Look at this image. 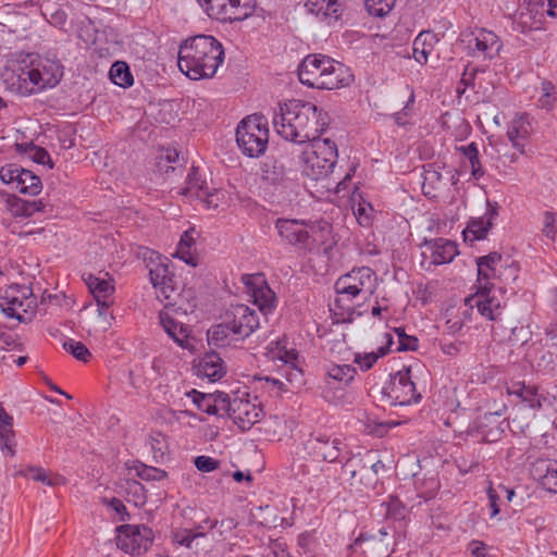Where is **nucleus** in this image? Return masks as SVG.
<instances>
[{
	"instance_id": "6",
	"label": "nucleus",
	"mask_w": 557,
	"mask_h": 557,
	"mask_svg": "<svg viewBox=\"0 0 557 557\" xmlns=\"http://www.w3.org/2000/svg\"><path fill=\"white\" fill-rule=\"evenodd\" d=\"M30 287L25 285H11L0 296V309L9 318L25 323L30 320L35 299Z\"/></svg>"
},
{
	"instance_id": "16",
	"label": "nucleus",
	"mask_w": 557,
	"mask_h": 557,
	"mask_svg": "<svg viewBox=\"0 0 557 557\" xmlns=\"http://www.w3.org/2000/svg\"><path fill=\"white\" fill-rule=\"evenodd\" d=\"M389 396L400 406L418 403L421 399L412 382L410 368H404L394 375Z\"/></svg>"
},
{
	"instance_id": "41",
	"label": "nucleus",
	"mask_w": 557,
	"mask_h": 557,
	"mask_svg": "<svg viewBox=\"0 0 557 557\" xmlns=\"http://www.w3.org/2000/svg\"><path fill=\"white\" fill-rule=\"evenodd\" d=\"M442 173L433 168L432 164L424 166L422 191L425 196H434L432 193L437 188L441 183Z\"/></svg>"
},
{
	"instance_id": "3",
	"label": "nucleus",
	"mask_w": 557,
	"mask_h": 557,
	"mask_svg": "<svg viewBox=\"0 0 557 557\" xmlns=\"http://www.w3.org/2000/svg\"><path fill=\"white\" fill-rule=\"evenodd\" d=\"M275 228L283 242L311 251L326 242L331 225L326 221L306 222L304 220L277 219Z\"/></svg>"
},
{
	"instance_id": "49",
	"label": "nucleus",
	"mask_w": 557,
	"mask_h": 557,
	"mask_svg": "<svg viewBox=\"0 0 557 557\" xmlns=\"http://www.w3.org/2000/svg\"><path fill=\"white\" fill-rule=\"evenodd\" d=\"M541 484L545 490L557 493V462L547 465L546 471L542 475Z\"/></svg>"
},
{
	"instance_id": "43",
	"label": "nucleus",
	"mask_w": 557,
	"mask_h": 557,
	"mask_svg": "<svg viewBox=\"0 0 557 557\" xmlns=\"http://www.w3.org/2000/svg\"><path fill=\"white\" fill-rule=\"evenodd\" d=\"M231 332V327L227 325L225 320L223 323L212 326L208 331V343L215 346L226 345V339Z\"/></svg>"
},
{
	"instance_id": "18",
	"label": "nucleus",
	"mask_w": 557,
	"mask_h": 557,
	"mask_svg": "<svg viewBox=\"0 0 557 557\" xmlns=\"http://www.w3.org/2000/svg\"><path fill=\"white\" fill-rule=\"evenodd\" d=\"M106 276L109 274L106 273ZM84 281L97 302L99 314H104V310L113 302L111 299L114 293L113 280L88 274L84 276Z\"/></svg>"
},
{
	"instance_id": "27",
	"label": "nucleus",
	"mask_w": 557,
	"mask_h": 557,
	"mask_svg": "<svg viewBox=\"0 0 557 557\" xmlns=\"http://www.w3.org/2000/svg\"><path fill=\"white\" fill-rule=\"evenodd\" d=\"M20 173L22 174L18 176L13 188L21 194L30 196L38 195L42 188L40 178L29 170L24 169V171H20Z\"/></svg>"
},
{
	"instance_id": "12",
	"label": "nucleus",
	"mask_w": 557,
	"mask_h": 557,
	"mask_svg": "<svg viewBox=\"0 0 557 557\" xmlns=\"http://www.w3.org/2000/svg\"><path fill=\"white\" fill-rule=\"evenodd\" d=\"M497 292H500V288L496 289L493 284L485 282L480 285L475 295L466 298V304L471 308L476 307L481 315L496 321L500 318L504 308L503 301L496 295Z\"/></svg>"
},
{
	"instance_id": "19",
	"label": "nucleus",
	"mask_w": 557,
	"mask_h": 557,
	"mask_svg": "<svg viewBox=\"0 0 557 557\" xmlns=\"http://www.w3.org/2000/svg\"><path fill=\"white\" fill-rule=\"evenodd\" d=\"M352 81L354 75L350 69L333 59L330 64V69L326 70L324 76L321 77L320 84L317 88L327 90L338 89L349 86Z\"/></svg>"
},
{
	"instance_id": "63",
	"label": "nucleus",
	"mask_w": 557,
	"mask_h": 557,
	"mask_svg": "<svg viewBox=\"0 0 557 557\" xmlns=\"http://www.w3.org/2000/svg\"><path fill=\"white\" fill-rule=\"evenodd\" d=\"M277 358L280 360H282L285 366L287 364H297V361H298V352L295 350V349H290V350H287L285 349L284 351H278V356Z\"/></svg>"
},
{
	"instance_id": "44",
	"label": "nucleus",
	"mask_w": 557,
	"mask_h": 557,
	"mask_svg": "<svg viewBox=\"0 0 557 557\" xmlns=\"http://www.w3.org/2000/svg\"><path fill=\"white\" fill-rule=\"evenodd\" d=\"M15 441H14V431L13 424H3L0 423V449L2 453H8L11 456L15 454L14 450Z\"/></svg>"
},
{
	"instance_id": "59",
	"label": "nucleus",
	"mask_w": 557,
	"mask_h": 557,
	"mask_svg": "<svg viewBox=\"0 0 557 557\" xmlns=\"http://www.w3.org/2000/svg\"><path fill=\"white\" fill-rule=\"evenodd\" d=\"M418 348V339L414 336L404 335L403 339L398 343L397 350L399 351H413Z\"/></svg>"
},
{
	"instance_id": "28",
	"label": "nucleus",
	"mask_w": 557,
	"mask_h": 557,
	"mask_svg": "<svg viewBox=\"0 0 557 557\" xmlns=\"http://www.w3.org/2000/svg\"><path fill=\"white\" fill-rule=\"evenodd\" d=\"M508 393L517 395L522 401L527 403L530 408H540L542 406V396L539 395L537 388L534 386H527L524 383H513L508 388Z\"/></svg>"
},
{
	"instance_id": "36",
	"label": "nucleus",
	"mask_w": 557,
	"mask_h": 557,
	"mask_svg": "<svg viewBox=\"0 0 557 557\" xmlns=\"http://www.w3.org/2000/svg\"><path fill=\"white\" fill-rule=\"evenodd\" d=\"M227 7L232 8L227 22L244 21L253 14L256 0H232Z\"/></svg>"
},
{
	"instance_id": "2",
	"label": "nucleus",
	"mask_w": 557,
	"mask_h": 557,
	"mask_svg": "<svg viewBox=\"0 0 557 557\" xmlns=\"http://www.w3.org/2000/svg\"><path fill=\"white\" fill-rule=\"evenodd\" d=\"M223 60L222 44L213 36L197 35L180 45L177 65L190 79L213 77Z\"/></svg>"
},
{
	"instance_id": "32",
	"label": "nucleus",
	"mask_w": 557,
	"mask_h": 557,
	"mask_svg": "<svg viewBox=\"0 0 557 557\" xmlns=\"http://www.w3.org/2000/svg\"><path fill=\"white\" fill-rule=\"evenodd\" d=\"M356 374V369L349 364H332L326 370V383L331 384V381L337 382L338 384H349Z\"/></svg>"
},
{
	"instance_id": "47",
	"label": "nucleus",
	"mask_w": 557,
	"mask_h": 557,
	"mask_svg": "<svg viewBox=\"0 0 557 557\" xmlns=\"http://www.w3.org/2000/svg\"><path fill=\"white\" fill-rule=\"evenodd\" d=\"M23 151L27 153L34 162L38 164H48L49 168H53V162L46 149L35 146L34 144H27Z\"/></svg>"
},
{
	"instance_id": "54",
	"label": "nucleus",
	"mask_w": 557,
	"mask_h": 557,
	"mask_svg": "<svg viewBox=\"0 0 557 557\" xmlns=\"http://www.w3.org/2000/svg\"><path fill=\"white\" fill-rule=\"evenodd\" d=\"M181 260H183L186 264L196 267L198 264L197 258L191 255L189 249V244L178 243L177 250L175 253Z\"/></svg>"
},
{
	"instance_id": "34",
	"label": "nucleus",
	"mask_w": 557,
	"mask_h": 557,
	"mask_svg": "<svg viewBox=\"0 0 557 557\" xmlns=\"http://www.w3.org/2000/svg\"><path fill=\"white\" fill-rule=\"evenodd\" d=\"M457 150L468 159L471 166V175L479 180L484 175V171L479 158V149L475 143H470L467 146L457 147Z\"/></svg>"
},
{
	"instance_id": "48",
	"label": "nucleus",
	"mask_w": 557,
	"mask_h": 557,
	"mask_svg": "<svg viewBox=\"0 0 557 557\" xmlns=\"http://www.w3.org/2000/svg\"><path fill=\"white\" fill-rule=\"evenodd\" d=\"M20 475L25 478H32L35 481L41 482L48 486H54L58 484V479H49L46 471L40 467H28L25 470L18 472Z\"/></svg>"
},
{
	"instance_id": "39",
	"label": "nucleus",
	"mask_w": 557,
	"mask_h": 557,
	"mask_svg": "<svg viewBox=\"0 0 557 557\" xmlns=\"http://www.w3.org/2000/svg\"><path fill=\"white\" fill-rule=\"evenodd\" d=\"M203 536L205 533L202 531H190L187 528L175 529L171 535L173 543L187 548H193L195 540Z\"/></svg>"
},
{
	"instance_id": "9",
	"label": "nucleus",
	"mask_w": 557,
	"mask_h": 557,
	"mask_svg": "<svg viewBox=\"0 0 557 557\" xmlns=\"http://www.w3.org/2000/svg\"><path fill=\"white\" fill-rule=\"evenodd\" d=\"M345 445L338 437L326 434L310 435L305 442L304 448L314 461L342 462Z\"/></svg>"
},
{
	"instance_id": "23",
	"label": "nucleus",
	"mask_w": 557,
	"mask_h": 557,
	"mask_svg": "<svg viewBox=\"0 0 557 557\" xmlns=\"http://www.w3.org/2000/svg\"><path fill=\"white\" fill-rule=\"evenodd\" d=\"M532 132L530 116L528 114L520 115L513 119L507 129L508 139L512 146L520 151L524 152V141Z\"/></svg>"
},
{
	"instance_id": "57",
	"label": "nucleus",
	"mask_w": 557,
	"mask_h": 557,
	"mask_svg": "<svg viewBox=\"0 0 557 557\" xmlns=\"http://www.w3.org/2000/svg\"><path fill=\"white\" fill-rule=\"evenodd\" d=\"M423 484L425 485V490H420V495L425 499L434 497L436 491L440 488L438 480L435 476H431L425 479Z\"/></svg>"
},
{
	"instance_id": "1",
	"label": "nucleus",
	"mask_w": 557,
	"mask_h": 557,
	"mask_svg": "<svg viewBox=\"0 0 557 557\" xmlns=\"http://www.w3.org/2000/svg\"><path fill=\"white\" fill-rule=\"evenodd\" d=\"M329 125V115L314 103L292 99L280 104L274 113L273 126L286 140L306 144L320 137Z\"/></svg>"
},
{
	"instance_id": "26",
	"label": "nucleus",
	"mask_w": 557,
	"mask_h": 557,
	"mask_svg": "<svg viewBox=\"0 0 557 557\" xmlns=\"http://www.w3.org/2000/svg\"><path fill=\"white\" fill-rule=\"evenodd\" d=\"M364 472L369 473V470L359 455L347 457L342 465V473L347 478L351 486L358 483L368 486V483L363 482Z\"/></svg>"
},
{
	"instance_id": "15",
	"label": "nucleus",
	"mask_w": 557,
	"mask_h": 557,
	"mask_svg": "<svg viewBox=\"0 0 557 557\" xmlns=\"http://www.w3.org/2000/svg\"><path fill=\"white\" fill-rule=\"evenodd\" d=\"M332 58L322 54L307 55L298 67V78L301 84L317 88L321 77L330 69Z\"/></svg>"
},
{
	"instance_id": "38",
	"label": "nucleus",
	"mask_w": 557,
	"mask_h": 557,
	"mask_svg": "<svg viewBox=\"0 0 557 557\" xmlns=\"http://www.w3.org/2000/svg\"><path fill=\"white\" fill-rule=\"evenodd\" d=\"M491 227V221H484L483 219L472 220L463 231L465 239H470L471 242L483 239Z\"/></svg>"
},
{
	"instance_id": "46",
	"label": "nucleus",
	"mask_w": 557,
	"mask_h": 557,
	"mask_svg": "<svg viewBox=\"0 0 557 557\" xmlns=\"http://www.w3.org/2000/svg\"><path fill=\"white\" fill-rule=\"evenodd\" d=\"M135 470L136 474L145 481H161L166 478L164 470L141 462L135 466Z\"/></svg>"
},
{
	"instance_id": "14",
	"label": "nucleus",
	"mask_w": 557,
	"mask_h": 557,
	"mask_svg": "<svg viewBox=\"0 0 557 557\" xmlns=\"http://www.w3.org/2000/svg\"><path fill=\"white\" fill-rule=\"evenodd\" d=\"M231 332L244 339L259 327V318L256 310L244 304L233 305L225 314Z\"/></svg>"
},
{
	"instance_id": "5",
	"label": "nucleus",
	"mask_w": 557,
	"mask_h": 557,
	"mask_svg": "<svg viewBox=\"0 0 557 557\" xmlns=\"http://www.w3.org/2000/svg\"><path fill=\"white\" fill-rule=\"evenodd\" d=\"M236 143L245 156L249 158L262 156L269 144L268 120L260 114L243 119L236 128Z\"/></svg>"
},
{
	"instance_id": "33",
	"label": "nucleus",
	"mask_w": 557,
	"mask_h": 557,
	"mask_svg": "<svg viewBox=\"0 0 557 557\" xmlns=\"http://www.w3.org/2000/svg\"><path fill=\"white\" fill-rule=\"evenodd\" d=\"M109 75L113 84L123 88L131 87L134 83L129 66L123 61H116L113 63Z\"/></svg>"
},
{
	"instance_id": "60",
	"label": "nucleus",
	"mask_w": 557,
	"mask_h": 557,
	"mask_svg": "<svg viewBox=\"0 0 557 557\" xmlns=\"http://www.w3.org/2000/svg\"><path fill=\"white\" fill-rule=\"evenodd\" d=\"M341 4L338 3V0H325L324 3V15L331 16L337 20L341 15Z\"/></svg>"
},
{
	"instance_id": "17",
	"label": "nucleus",
	"mask_w": 557,
	"mask_h": 557,
	"mask_svg": "<svg viewBox=\"0 0 557 557\" xmlns=\"http://www.w3.org/2000/svg\"><path fill=\"white\" fill-rule=\"evenodd\" d=\"M243 280L259 310L263 314L271 312L275 307V294L267 284L263 275H246Z\"/></svg>"
},
{
	"instance_id": "45",
	"label": "nucleus",
	"mask_w": 557,
	"mask_h": 557,
	"mask_svg": "<svg viewBox=\"0 0 557 557\" xmlns=\"http://www.w3.org/2000/svg\"><path fill=\"white\" fill-rule=\"evenodd\" d=\"M395 0H366L364 5L369 14L385 16L394 7Z\"/></svg>"
},
{
	"instance_id": "51",
	"label": "nucleus",
	"mask_w": 557,
	"mask_h": 557,
	"mask_svg": "<svg viewBox=\"0 0 557 557\" xmlns=\"http://www.w3.org/2000/svg\"><path fill=\"white\" fill-rule=\"evenodd\" d=\"M20 171H24V169L16 164H7L0 170V178L4 184L11 185L13 188L18 176L22 174Z\"/></svg>"
},
{
	"instance_id": "11",
	"label": "nucleus",
	"mask_w": 557,
	"mask_h": 557,
	"mask_svg": "<svg viewBox=\"0 0 557 557\" xmlns=\"http://www.w3.org/2000/svg\"><path fill=\"white\" fill-rule=\"evenodd\" d=\"M2 77L10 88L21 96H29L48 87L40 76L39 67L5 70Z\"/></svg>"
},
{
	"instance_id": "8",
	"label": "nucleus",
	"mask_w": 557,
	"mask_h": 557,
	"mask_svg": "<svg viewBox=\"0 0 557 557\" xmlns=\"http://www.w3.org/2000/svg\"><path fill=\"white\" fill-rule=\"evenodd\" d=\"M463 37L468 54L473 58L493 60L503 48L500 38L494 32L483 27H475L469 34H463Z\"/></svg>"
},
{
	"instance_id": "50",
	"label": "nucleus",
	"mask_w": 557,
	"mask_h": 557,
	"mask_svg": "<svg viewBox=\"0 0 557 557\" xmlns=\"http://www.w3.org/2000/svg\"><path fill=\"white\" fill-rule=\"evenodd\" d=\"M66 351L71 352L77 360L86 362L91 356L88 348L81 342L70 339L63 344Z\"/></svg>"
},
{
	"instance_id": "58",
	"label": "nucleus",
	"mask_w": 557,
	"mask_h": 557,
	"mask_svg": "<svg viewBox=\"0 0 557 557\" xmlns=\"http://www.w3.org/2000/svg\"><path fill=\"white\" fill-rule=\"evenodd\" d=\"M268 162L264 163L262 170V180L270 182L271 184H277L283 180L282 169L277 170L273 166V171L268 170Z\"/></svg>"
},
{
	"instance_id": "4",
	"label": "nucleus",
	"mask_w": 557,
	"mask_h": 557,
	"mask_svg": "<svg viewBox=\"0 0 557 557\" xmlns=\"http://www.w3.org/2000/svg\"><path fill=\"white\" fill-rule=\"evenodd\" d=\"M301 153V172L305 176L319 181L332 173L338 158L336 144L329 138L315 137Z\"/></svg>"
},
{
	"instance_id": "37",
	"label": "nucleus",
	"mask_w": 557,
	"mask_h": 557,
	"mask_svg": "<svg viewBox=\"0 0 557 557\" xmlns=\"http://www.w3.org/2000/svg\"><path fill=\"white\" fill-rule=\"evenodd\" d=\"M208 189L206 182L201 181L198 176L197 169L191 168L186 178V187L182 194L189 197L202 198V194Z\"/></svg>"
},
{
	"instance_id": "13",
	"label": "nucleus",
	"mask_w": 557,
	"mask_h": 557,
	"mask_svg": "<svg viewBox=\"0 0 557 557\" xmlns=\"http://www.w3.org/2000/svg\"><path fill=\"white\" fill-rule=\"evenodd\" d=\"M373 274L369 267L354 269L336 281L335 290L338 295L346 296L351 300L364 290L371 292Z\"/></svg>"
},
{
	"instance_id": "62",
	"label": "nucleus",
	"mask_w": 557,
	"mask_h": 557,
	"mask_svg": "<svg viewBox=\"0 0 557 557\" xmlns=\"http://www.w3.org/2000/svg\"><path fill=\"white\" fill-rule=\"evenodd\" d=\"M487 497H488V500H490V508H491V516L490 517L494 518L499 512V507H498L499 496H498L496 490H494L492 486H490L487 488Z\"/></svg>"
},
{
	"instance_id": "20",
	"label": "nucleus",
	"mask_w": 557,
	"mask_h": 557,
	"mask_svg": "<svg viewBox=\"0 0 557 557\" xmlns=\"http://www.w3.org/2000/svg\"><path fill=\"white\" fill-rule=\"evenodd\" d=\"M234 411L231 419L243 431L249 430L255 423L259 422L262 417V410L242 399H234Z\"/></svg>"
},
{
	"instance_id": "35",
	"label": "nucleus",
	"mask_w": 557,
	"mask_h": 557,
	"mask_svg": "<svg viewBox=\"0 0 557 557\" xmlns=\"http://www.w3.org/2000/svg\"><path fill=\"white\" fill-rule=\"evenodd\" d=\"M46 207L47 205L42 199L23 200L17 198L12 203V211L17 216H32L36 212H45Z\"/></svg>"
},
{
	"instance_id": "24",
	"label": "nucleus",
	"mask_w": 557,
	"mask_h": 557,
	"mask_svg": "<svg viewBox=\"0 0 557 557\" xmlns=\"http://www.w3.org/2000/svg\"><path fill=\"white\" fill-rule=\"evenodd\" d=\"M424 245L430 249L432 263L434 264L448 263L458 253L456 244L448 239L435 238L425 240Z\"/></svg>"
},
{
	"instance_id": "61",
	"label": "nucleus",
	"mask_w": 557,
	"mask_h": 557,
	"mask_svg": "<svg viewBox=\"0 0 557 557\" xmlns=\"http://www.w3.org/2000/svg\"><path fill=\"white\" fill-rule=\"evenodd\" d=\"M384 467L385 466L381 460H377V461L373 462L370 467H368L369 473L364 472V479H367L368 485H371L377 481L376 474Z\"/></svg>"
},
{
	"instance_id": "31",
	"label": "nucleus",
	"mask_w": 557,
	"mask_h": 557,
	"mask_svg": "<svg viewBox=\"0 0 557 557\" xmlns=\"http://www.w3.org/2000/svg\"><path fill=\"white\" fill-rule=\"evenodd\" d=\"M428 38L433 39L430 32H421L412 44V57L420 64L428 62L429 54L432 51V44L428 42Z\"/></svg>"
},
{
	"instance_id": "42",
	"label": "nucleus",
	"mask_w": 557,
	"mask_h": 557,
	"mask_svg": "<svg viewBox=\"0 0 557 557\" xmlns=\"http://www.w3.org/2000/svg\"><path fill=\"white\" fill-rule=\"evenodd\" d=\"M190 397L197 408L208 414L215 416V407L212 405L211 394L201 393L197 389H191L186 393Z\"/></svg>"
},
{
	"instance_id": "22",
	"label": "nucleus",
	"mask_w": 557,
	"mask_h": 557,
	"mask_svg": "<svg viewBox=\"0 0 557 557\" xmlns=\"http://www.w3.org/2000/svg\"><path fill=\"white\" fill-rule=\"evenodd\" d=\"M225 372L224 361L215 351L206 352L196 366V374L211 382L222 379Z\"/></svg>"
},
{
	"instance_id": "21",
	"label": "nucleus",
	"mask_w": 557,
	"mask_h": 557,
	"mask_svg": "<svg viewBox=\"0 0 557 557\" xmlns=\"http://www.w3.org/2000/svg\"><path fill=\"white\" fill-rule=\"evenodd\" d=\"M172 304L165 306L169 309ZM160 324L164 332L182 348L189 347V330L188 326L182 322L176 321L168 310H162L159 313Z\"/></svg>"
},
{
	"instance_id": "53",
	"label": "nucleus",
	"mask_w": 557,
	"mask_h": 557,
	"mask_svg": "<svg viewBox=\"0 0 557 557\" xmlns=\"http://www.w3.org/2000/svg\"><path fill=\"white\" fill-rule=\"evenodd\" d=\"M476 74L475 67H469V65L466 66L465 72L462 73V76L460 78V82L457 86V94L462 95L465 94L467 87L473 85L474 77Z\"/></svg>"
},
{
	"instance_id": "55",
	"label": "nucleus",
	"mask_w": 557,
	"mask_h": 557,
	"mask_svg": "<svg viewBox=\"0 0 557 557\" xmlns=\"http://www.w3.org/2000/svg\"><path fill=\"white\" fill-rule=\"evenodd\" d=\"M380 351H381L380 355L371 352V354L364 355L362 358L360 356H357L355 361L360 364V368L362 370L367 371L370 368H372V366L377 361L380 356L385 355L384 348H381Z\"/></svg>"
},
{
	"instance_id": "7",
	"label": "nucleus",
	"mask_w": 557,
	"mask_h": 557,
	"mask_svg": "<svg viewBox=\"0 0 557 557\" xmlns=\"http://www.w3.org/2000/svg\"><path fill=\"white\" fill-rule=\"evenodd\" d=\"M116 546L131 555L146 553L153 542L150 528L139 524H122L116 528Z\"/></svg>"
},
{
	"instance_id": "25",
	"label": "nucleus",
	"mask_w": 557,
	"mask_h": 557,
	"mask_svg": "<svg viewBox=\"0 0 557 557\" xmlns=\"http://www.w3.org/2000/svg\"><path fill=\"white\" fill-rule=\"evenodd\" d=\"M350 547L355 550L360 548L362 554H370L373 557H385L389 554L388 544L384 543L383 539L368 533H360Z\"/></svg>"
},
{
	"instance_id": "30",
	"label": "nucleus",
	"mask_w": 557,
	"mask_h": 557,
	"mask_svg": "<svg viewBox=\"0 0 557 557\" xmlns=\"http://www.w3.org/2000/svg\"><path fill=\"white\" fill-rule=\"evenodd\" d=\"M39 73L48 87H54L63 76V66L59 61L46 59L39 63Z\"/></svg>"
},
{
	"instance_id": "40",
	"label": "nucleus",
	"mask_w": 557,
	"mask_h": 557,
	"mask_svg": "<svg viewBox=\"0 0 557 557\" xmlns=\"http://www.w3.org/2000/svg\"><path fill=\"white\" fill-rule=\"evenodd\" d=\"M212 396V405L215 407V416H228L234 411V399L223 392L210 393Z\"/></svg>"
},
{
	"instance_id": "10",
	"label": "nucleus",
	"mask_w": 557,
	"mask_h": 557,
	"mask_svg": "<svg viewBox=\"0 0 557 557\" xmlns=\"http://www.w3.org/2000/svg\"><path fill=\"white\" fill-rule=\"evenodd\" d=\"M157 259V262L151 261L152 265L149 268L150 282L160 300H171L178 289L177 278L168 258L158 256Z\"/></svg>"
},
{
	"instance_id": "29",
	"label": "nucleus",
	"mask_w": 557,
	"mask_h": 557,
	"mask_svg": "<svg viewBox=\"0 0 557 557\" xmlns=\"http://www.w3.org/2000/svg\"><path fill=\"white\" fill-rule=\"evenodd\" d=\"M502 261V255L494 251L487 256H483L476 259L478 265V282L481 284L482 281L488 282L492 276H495V265Z\"/></svg>"
},
{
	"instance_id": "56",
	"label": "nucleus",
	"mask_w": 557,
	"mask_h": 557,
	"mask_svg": "<svg viewBox=\"0 0 557 557\" xmlns=\"http://www.w3.org/2000/svg\"><path fill=\"white\" fill-rule=\"evenodd\" d=\"M556 215L553 212L546 211L544 213V227L543 233L547 238L554 239L556 235Z\"/></svg>"
},
{
	"instance_id": "64",
	"label": "nucleus",
	"mask_w": 557,
	"mask_h": 557,
	"mask_svg": "<svg viewBox=\"0 0 557 557\" xmlns=\"http://www.w3.org/2000/svg\"><path fill=\"white\" fill-rule=\"evenodd\" d=\"M129 490L133 491L134 495L137 496L138 502L141 504L146 503V490L145 486L138 481L128 482Z\"/></svg>"
},
{
	"instance_id": "52",
	"label": "nucleus",
	"mask_w": 557,
	"mask_h": 557,
	"mask_svg": "<svg viewBox=\"0 0 557 557\" xmlns=\"http://www.w3.org/2000/svg\"><path fill=\"white\" fill-rule=\"evenodd\" d=\"M195 467L201 472H212L219 468L220 462L209 456H198L195 458Z\"/></svg>"
}]
</instances>
